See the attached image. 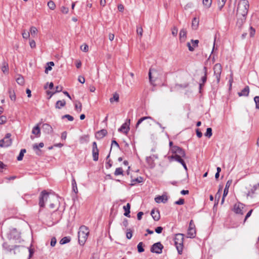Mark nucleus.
Wrapping results in <instances>:
<instances>
[{
	"mask_svg": "<svg viewBox=\"0 0 259 259\" xmlns=\"http://www.w3.org/2000/svg\"><path fill=\"white\" fill-rule=\"evenodd\" d=\"M249 7L247 0H240L238 4L237 10V25L241 27L246 21V16Z\"/></svg>",
	"mask_w": 259,
	"mask_h": 259,
	"instance_id": "obj_1",
	"label": "nucleus"
},
{
	"mask_svg": "<svg viewBox=\"0 0 259 259\" xmlns=\"http://www.w3.org/2000/svg\"><path fill=\"white\" fill-rule=\"evenodd\" d=\"M171 151L174 155L169 157V159H174L176 161H178L179 158L185 157L186 153L185 151L181 147L175 146L171 147Z\"/></svg>",
	"mask_w": 259,
	"mask_h": 259,
	"instance_id": "obj_2",
	"label": "nucleus"
},
{
	"mask_svg": "<svg viewBox=\"0 0 259 259\" xmlns=\"http://www.w3.org/2000/svg\"><path fill=\"white\" fill-rule=\"evenodd\" d=\"M89 234L88 227L85 226L80 227L78 232V242L81 245H83L85 242Z\"/></svg>",
	"mask_w": 259,
	"mask_h": 259,
	"instance_id": "obj_3",
	"label": "nucleus"
},
{
	"mask_svg": "<svg viewBox=\"0 0 259 259\" xmlns=\"http://www.w3.org/2000/svg\"><path fill=\"white\" fill-rule=\"evenodd\" d=\"M184 234H176L174 238L175 245L177 248L178 253L181 254L183 249Z\"/></svg>",
	"mask_w": 259,
	"mask_h": 259,
	"instance_id": "obj_4",
	"label": "nucleus"
},
{
	"mask_svg": "<svg viewBox=\"0 0 259 259\" xmlns=\"http://www.w3.org/2000/svg\"><path fill=\"white\" fill-rule=\"evenodd\" d=\"M11 134L7 133L4 138L0 140L1 147H8L10 146L12 144V140L11 139Z\"/></svg>",
	"mask_w": 259,
	"mask_h": 259,
	"instance_id": "obj_5",
	"label": "nucleus"
},
{
	"mask_svg": "<svg viewBox=\"0 0 259 259\" xmlns=\"http://www.w3.org/2000/svg\"><path fill=\"white\" fill-rule=\"evenodd\" d=\"M213 73L215 77L217 83H219L220 81L221 75L222 71V66L221 64L217 63L213 66Z\"/></svg>",
	"mask_w": 259,
	"mask_h": 259,
	"instance_id": "obj_6",
	"label": "nucleus"
},
{
	"mask_svg": "<svg viewBox=\"0 0 259 259\" xmlns=\"http://www.w3.org/2000/svg\"><path fill=\"white\" fill-rule=\"evenodd\" d=\"M163 248V245L160 242H158L154 243L151 246L150 251L153 253L160 254L162 252Z\"/></svg>",
	"mask_w": 259,
	"mask_h": 259,
	"instance_id": "obj_7",
	"label": "nucleus"
},
{
	"mask_svg": "<svg viewBox=\"0 0 259 259\" xmlns=\"http://www.w3.org/2000/svg\"><path fill=\"white\" fill-rule=\"evenodd\" d=\"M244 205L240 202H237L234 204L233 211L236 214L242 215L244 213Z\"/></svg>",
	"mask_w": 259,
	"mask_h": 259,
	"instance_id": "obj_8",
	"label": "nucleus"
},
{
	"mask_svg": "<svg viewBox=\"0 0 259 259\" xmlns=\"http://www.w3.org/2000/svg\"><path fill=\"white\" fill-rule=\"evenodd\" d=\"M49 197V193L46 191H43L41 192L39 201V205L40 207L43 208L45 207V202L47 200Z\"/></svg>",
	"mask_w": 259,
	"mask_h": 259,
	"instance_id": "obj_9",
	"label": "nucleus"
},
{
	"mask_svg": "<svg viewBox=\"0 0 259 259\" xmlns=\"http://www.w3.org/2000/svg\"><path fill=\"white\" fill-rule=\"evenodd\" d=\"M157 78V72L154 69L150 68L149 71V78L150 83L152 84H154V82Z\"/></svg>",
	"mask_w": 259,
	"mask_h": 259,
	"instance_id": "obj_10",
	"label": "nucleus"
},
{
	"mask_svg": "<svg viewBox=\"0 0 259 259\" xmlns=\"http://www.w3.org/2000/svg\"><path fill=\"white\" fill-rule=\"evenodd\" d=\"M146 119H151L153 121H154L158 125H159V126L161 128L162 130H164V127H163L162 126V125L159 122H157L156 121H155L152 117H150V116H144V117H143L142 118H141L140 119H139L138 120V121H137V123H136V127L137 128L139 125L145 120Z\"/></svg>",
	"mask_w": 259,
	"mask_h": 259,
	"instance_id": "obj_11",
	"label": "nucleus"
},
{
	"mask_svg": "<svg viewBox=\"0 0 259 259\" xmlns=\"http://www.w3.org/2000/svg\"><path fill=\"white\" fill-rule=\"evenodd\" d=\"M191 41L192 42V46H191L189 42L187 43V46L188 47L189 50L191 52H193L194 50V48L198 47L199 40L197 39H191Z\"/></svg>",
	"mask_w": 259,
	"mask_h": 259,
	"instance_id": "obj_12",
	"label": "nucleus"
},
{
	"mask_svg": "<svg viewBox=\"0 0 259 259\" xmlns=\"http://www.w3.org/2000/svg\"><path fill=\"white\" fill-rule=\"evenodd\" d=\"M107 134V131L106 130H101L97 132L95 134V137L97 139H101Z\"/></svg>",
	"mask_w": 259,
	"mask_h": 259,
	"instance_id": "obj_13",
	"label": "nucleus"
},
{
	"mask_svg": "<svg viewBox=\"0 0 259 259\" xmlns=\"http://www.w3.org/2000/svg\"><path fill=\"white\" fill-rule=\"evenodd\" d=\"M259 189V183L253 185L252 188L248 191L247 195L253 197V194L255 193V191Z\"/></svg>",
	"mask_w": 259,
	"mask_h": 259,
	"instance_id": "obj_14",
	"label": "nucleus"
},
{
	"mask_svg": "<svg viewBox=\"0 0 259 259\" xmlns=\"http://www.w3.org/2000/svg\"><path fill=\"white\" fill-rule=\"evenodd\" d=\"M118 131L119 132H121L125 133V134H127L130 131V126L126 122L122 124L120 127L118 128Z\"/></svg>",
	"mask_w": 259,
	"mask_h": 259,
	"instance_id": "obj_15",
	"label": "nucleus"
},
{
	"mask_svg": "<svg viewBox=\"0 0 259 259\" xmlns=\"http://www.w3.org/2000/svg\"><path fill=\"white\" fill-rule=\"evenodd\" d=\"M180 40L181 41H185L187 37V30L185 28H182L180 32Z\"/></svg>",
	"mask_w": 259,
	"mask_h": 259,
	"instance_id": "obj_16",
	"label": "nucleus"
},
{
	"mask_svg": "<svg viewBox=\"0 0 259 259\" xmlns=\"http://www.w3.org/2000/svg\"><path fill=\"white\" fill-rule=\"evenodd\" d=\"M155 200L157 203H165L167 201V197L165 195L158 196L155 198Z\"/></svg>",
	"mask_w": 259,
	"mask_h": 259,
	"instance_id": "obj_17",
	"label": "nucleus"
},
{
	"mask_svg": "<svg viewBox=\"0 0 259 259\" xmlns=\"http://www.w3.org/2000/svg\"><path fill=\"white\" fill-rule=\"evenodd\" d=\"M151 215L155 221H157L160 219V216L158 210L155 211L154 209H152L151 212Z\"/></svg>",
	"mask_w": 259,
	"mask_h": 259,
	"instance_id": "obj_18",
	"label": "nucleus"
},
{
	"mask_svg": "<svg viewBox=\"0 0 259 259\" xmlns=\"http://www.w3.org/2000/svg\"><path fill=\"white\" fill-rule=\"evenodd\" d=\"M249 92V88L248 86H246L241 91L238 93L239 96H247Z\"/></svg>",
	"mask_w": 259,
	"mask_h": 259,
	"instance_id": "obj_19",
	"label": "nucleus"
},
{
	"mask_svg": "<svg viewBox=\"0 0 259 259\" xmlns=\"http://www.w3.org/2000/svg\"><path fill=\"white\" fill-rule=\"evenodd\" d=\"M123 208L124 210V215L127 217H130V208L131 205L129 203H127L126 205L123 206Z\"/></svg>",
	"mask_w": 259,
	"mask_h": 259,
	"instance_id": "obj_20",
	"label": "nucleus"
},
{
	"mask_svg": "<svg viewBox=\"0 0 259 259\" xmlns=\"http://www.w3.org/2000/svg\"><path fill=\"white\" fill-rule=\"evenodd\" d=\"M196 235V229H188L187 231V237L194 238Z\"/></svg>",
	"mask_w": 259,
	"mask_h": 259,
	"instance_id": "obj_21",
	"label": "nucleus"
},
{
	"mask_svg": "<svg viewBox=\"0 0 259 259\" xmlns=\"http://www.w3.org/2000/svg\"><path fill=\"white\" fill-rule=\"evenodd\" d=\"M92 155L93 160L97 161L99 159V149L98 148H92Z\"/></svg>",
	"mask_w": 259,
	"mask_h": 259,
	"instance_id": "obj_22",
	"label": "nucleus"
},
{
	"mask_svg": "<svg viewBox=\"0 0 259 259\" xmlns=\"http://www.w3.org/2000/svg\"><path fill=\"white\" fill-rule=\"evenodd\" d=\"M66 105V101L64 100L58 101L55 104V108L56 109H61L62 107L65 106Z\"/></svg>",
	"mask_w": 259,
	"mask_h": 259,
	"instance_id": "obj_23",
	"label": "nucleus"
},
{
	"mask_svg": "<svg viewBox=\"0 0 259 259\" xmlns=\"http://www.w3.org/2000/svg\"><path fill=\"white\" fill-rule=\"evenodd\" d=\"M2 71L5 74L8 73L9 72V66L8 64L5 62L4 61L2 63V66L1 67Z\"/></svg>",
	"mask_w": 259,
	"mask_h": 259,
	"instance_id": "obj_24",
	"label": "nucleus"
},
{
	"mask_svg": "<svg viewBox=\"0 0 259 259\" xmlns=\"http://www.w3.org/2000/svg\"><path fill=\"white\" fill-rule=\"evenodd\" d=\"M231 183H232V181H228L226 183L225 188L224 189V192H223L224 197H226L228 195V192H229V188Z\"/></svg>",
	"mask_w": 259,
	"mask_h": 259,
	"instance_id": "obj_25",
	"label": "nucleus"
},
{
	"mask_svg": "<svg viewBox=\"0 0 259 259\" xmlns=\"http://www.w3.org/2000/svg\"><path fill=\"white\" fill-rule=\"evenodd\" d=\"M199 25V20L196 17H194L192 22V28L193 29L196 30L197 29Z\"/></svg>",
	"mask_w": 259,
	"mask_h": 259,
	"instance_id": "obj_26",
	"label": "nucleus"
},
{
	"mask_svg": "<svg viewBox=\"0 0 259 259\" xmlns=\"http://www.w3.org/2000/svg\"><path fill=\"white\" fill-rule=\"evenodd\" d=\"M17 247V246L15 245L13 248H12L6 242L3 244V247L4 248V249H5L6 250L8 251L11 252L13 249L16 248Z\"/></svg>",
	"mask_w": 259,
	"mask_h": 259,
	"instance_id": "obj_27",
	"label": "nucleus"
},
{
	"mask_svg": "<svg viewBox=\"0 0 259 259\" xmlns=\"http://www.w3.org/2000/svg\"><path fill=\"white\" fill-rule=\"evenodd\" d=\"M71 183H72V190L75 194H77L78 192L77 184H76L75 180L73 177L72 179Z\"/></svg>",
	"mask_w": 259,
	"mask_h": 259,
	"instance_id": "obj_28",
	"label": "nucleus"
},
{
	"mask_svg": "<svg viewBox=\"0 0 259 259\" xmlns=\"http://www.w3.org/2000/svg\"><path fill=\"white\" fill-rule=\"evenodd\" d=\"M9 96H10L11 100L12 101H15L16 95H15L14 91L13 90H12V89H9Z\"/></svg>",
	"mask_w": 259,
	"mask_h": 259,
	"instance_id": "obj_29",
	"label": "nucleus"
},
{
	"mask_svg": "<svg viewBox=\"0 0 259 259\" xmlns=\"http://www.w3.org/2000/svg\"><path fill=\"white\" fill-rule=\"evenodd\" d=\"M26 151L25 149H22L20 150L19 154L17 158V160H18V161L22 160L23 159L24 154V153H26Z\"/></svg>",
	"mask_w": 259,
	"mask_h": 259,
	"instance_id": "obj_30",
	"label": "nucleus"
},
{
	"mask_svg": "<svg viewBox=\"0 0 259 259\" xmlns=\"http://www.w3.org/2000/svg\"><path fill=\"white\" fill-rule=\"evenodd\" d=\"M203 70L204 72V75L201 78V83L205 84L207 80V68L206 67H204Z\"/></svg>",
	"mask_w": 259,
	"mask_h": 259,
	"instance_id": "obj_31",
	"label": "nucleus"
},
{
	"mask_svg": "<svg viewBox=\"0 0 259 259\" xmlns=\"http://www.w3.org/2000/svg\"><path fill=\"white\" fill-rule=\"evenodd\" d=\"M44 146V144L42 142H40L38 144H35L33 145V149L35 151L37 150L39 151L40 150H39V148H42Z\"/></svg>",
	"mask_w": 259,
	"mask_h": 259,
	"instance_id": "obj_32",
	"label": "nucleus"
},
{
	"mask_svg": "<svg viewBox=\"0 0 259 259\" xmlns=\"http://www.w3.org/2000/svg\"><path fill=\"white\" fill-rule=\"evenodd\" d=\"M75 109L77 112H80L82 109L81 103L80 102H76L75 104Z\"/></svg>",
	"mask_w": 259,
	"mask_h": 259,
	"instance_id": "obj_33",
	"label": "nucleus"
},
{
	"mask_svg": "<svg viewBox=\"0 0 259 259\" xmlns=\"http://www.w3.org/2000/svg\"><path fill=\"white\" fill-rule=\"evenodd\" d=\"M70 240L71 239L70 237H64L61 239V240L60 241V243L61 244H65L66 243L69 242Z\"/></svg>",
	"mask_w": 259,
	"mask_h": 259,
	"instance_id": "obj_34",
	"label": "nucleus"
},
{
	"mask_svg": "<svg viewBox=\"0 0 259 259\" xmlns=\"http://www.w3.org/2000/svg\"><path fill=\"white\" fill-rule=\"evenodd\" d=\"M37 31H38V30H37V28L35 27L32 26V27H30V32L29 33L31 34V35L33 37H35V35L37 34Z\"/></svg>",
	"mask_w": 259,
	"mask_h": 259,
	"instance_id": "obj_35",
	"label": "nucleus"
},
{
	"mask_svg": "<svg viewBox=\"0 0 259 259\" xmlns=\"http://www.w3.org/2000/svg\"><path fill=\"white\" fill-rule=\"evenodd\" d=\"M89 136L88 135H84L81 136L79 138V141L80 143H87L89 141Z\"/></svg>",
	"mask_w": 259,
	"mask_h": 259,
	"instance_id": "obj_36",
	"label": "nucleus"
},
{
	"mask_svg": "<svg viewBox=\"0 0 259 259\" xmlns=\"http://www.w3.org/2000/svg\"><path fill=\"white\" fill-rule=\"evenodd\" d=\"M119 95L117 93H115L113 94V97L110 99V102L111 103H113L114 101L117 102L119 101Z\"/></svg>",
	"mask_w": 259,
	"mask_h": 259,
	"instance_id": "obj_37",
	"label": "nucleus"
},
{
	"mask_svg": "<svg viewBox=\"0 0 259 259\" xmlns=\"http://www.w3.org/2000/svg\"><path fill=\"white\" fill-rule=\"evenodd\" d=\"M16 82L18 84L22 85L24 84V79L21 75H19L17 78H16Z\"/></svg>",
	"mask_w": 259,
	"mask_h": 259,
	"instance_id": "obj_38",
	"label": "nucleus"
},
{
	"mask_svg": "<svg viewBox=\"0 0 259 259\" xmlns=\"http://www.w3.org/2000/svg\"><path fill=\"white\" fill-rule=\"evenodd\" d=\"M212 3V0H203V5L206 8L210 7Z\"/></svg>",
	"mask_w": 259,
	"mask_h": 259,
	"instance_id": "obj_39",
	"label": "nucleus"
},
{
	"mask_svg": "<svg viewBox=\"0 0 259 259\" xmlns=\"http://www.w3.org/2000/svg\"><path fill=\"white\" fill-rule=\"evenodd\" d=\"M218 4L220 10H222L225 6L227 0H217Z\"/></svg>",
	"mask_w": 259,
	"mask_h": 259,
	"instance_id": "obj_40",
	"label": "nucleus"
},
{
	"mask_svg": "<svg viewBox=\"0 0 259 259\" xmlns=\"http://www.w3.org/2000/svg\"><path fill=\"white\" fill-rule=\"evenodd\" d=\"M32 133L33 134L37 136L40 134V128L38 125H36L33 128Z\"/></svg>",
	"mask_w": 259,
	"mask_h": 259,
	"instance_id": "obj_41",
	"label": "nucleus"
},
{
	"mask_svg": "<svg viewBox=\"0 0 259 259\" xmlns=\"http://www.w3.org/2000/svg\"><path fill=\"white\" fill-rule=\"evenodd\" d=\"M138 251L139 252L141 253L144 251V249L143 248V243L142 242H140L137 245Z\"/></svg>",
	"mask_w": 259,
	"mask_h": 259,
	"instance_id": "obj_42",
	"label": "nucleus"
},
{
	"mask_svg": "<svg viewBox=\"0 0 259 259\" xmlns=\"http://www.w3.org/2000/svg\"><path fill=\"white\" fill-rule=\"evenodd\" d=\"M123 171L122 168L121 167H118L115 169V170L114 171V175L115 176L123 175Z\"/></svg>",
	"mask_w": 259,
	"mask_h": 259,
	"instance_id": "obj_43",
	"label": "nucleus"
},
{
	"mask_svg": "<svg viewBox=\"0 0 259 259\" xmlns=\"http://www.w3.org/2000/svg\"><path fill=\"white\" fill-rule=\"evenodd\" d=\"M205 136L210 138L212 136V129L210 127H208L206 129V132L205 133Z\"/></svg>",
	"mask_w": 259,
	"mask_h": 259,
	"instance_id": "obj_44",
	"label": "nucleus"
},
{
	"mask_svg": "<svg viewBox=\"0 0 259 259\" xmlns=\"http://www.w3.org/2000/svg\"><path fill=\"white\" fill-rule=\"evenodd\" d=\"M48 6L51 10H54L56 8V5H55L54 2H53L52 1H50L48 3Z\"/></svg>",
	"mask_w": 259,
	"mask_h": 259,
	"instance_id": "obj_45",
	"label": "nucleus"
},
{
	"mask_svg": "<svg viewBox=\"0 0 259 259\" xmlns=\"http://www.w3.org/2000/svg\"><path fill=\"white\" fill-rule=\"evenodd\" d=\"M133 236V232L131 229H127L126 230V237L128 239H130Z\"/></svg>",
	"mask_w": 259,
	"mask_h": 259,
	"instance_id": "obj_46",
	"label": "nucleus"
},
{
	"mask_svg": "<svg viewBox=\"0 0 259 259\" xmlns=\"http://www.w3.org/2000/svg\"><path fill=\"white\" fill-rule=\"evenodd\" d=\"M143 180V179L141 177H138V178H136L135 179H134L132 181V182H133L132 185H134V184H135L136 183H141V182H142Z\"/></svg>",
	"mask_w": 259,
	"mask_h": 259,
	"instance_id": "obj_47",
	"label": "nucleus"
},
{
	"mask_svg": "<svg viewBox=\"0 0 259 259\" xmlns=\"http://www.w3.org/2000/svg\"><path fill=\"white\" fill-rule=\"evenodd\" d=\"M179 163H180L184 168V169L187 171L188 170L187 165L184 161V160L183 159V158H179L178 159V161Z\"/></svg>",
	"mask_w": 259,
	"mask_h": 259,
	"instance_id": "obj_48",
	"label": "nucleus"
},
{
	"mask_svg": "<svg viewBox=\"0 0 259 259\" xmlns=\"http://www.w3.org/2000/svg\"><path fill=\"white\" fill-rule=\"evenodd\" d=\"M23 38L24 39H27L30 36L29 32L26 31V30H24L22 33Z\"/></svg>",
	"mask_w": 259,
	"mask_h": 259,
	"instance_id": "obj_49",
	"label": "nucleus"
},
{
	"mask_svg": "<svg viewBox=\"0 0 259 259\" xmlns=\"http://www.w3.org/2000/svg\"><path fill=\"white\" fill-rule=\"evenodd\" d=\"M7 122V117L4 115L0 116V124H4Z\"/></svg>",
	"mask_w": 259,
	"mask_h": 259,
	"instance_id": "obj_50",
	"label": "nucleus"
},
{
	"mask_svg": "<svg viewBox=\"0 0 259 259\" xmlns=\"http://www.w3.org/2000/svg\"><path fill=\"white\" fill-rule=\"evenodd\" d=\"M254 101L255 103V108L259 109V96H255L254 98Z\"/></svg>",
	"mask_w": 259,
	"mask_h": 259,
	"instance_id": "obj_51",
	"label": "nucleus"
},
{
	"mask_svg": "<svg viewBox=\"0 0 259 259\" xmlns=\"http://www.w3.org/2000/svg\"><path fill=\"white\" fill-rule=\"evenodd\" d=\"M62 118H67V119L69 121H73L74 119V118L72 116L69 115V114H66L63 115Z\"/></svg>",
	"mask_w": 259,
	"mask_h": 259,
	"instance_id": "obj_52",
	"label": "nucleus"
},
{
	"mask_svg": "<svg viewBox=\"0 0 259 259\" xmlns=\"http://www.w3.org/2000/svg\"><path fill=\"white\" fill-rule=\"evenodd\" d=\"M63 90V87L61 85H58L56 87V91L54 93H53L52 94H51V96H52V95H53L54 94L56 93H59V92H60L62 91Z\"/></svg>",
	"mask_w": 259,
	"mask_h": 259,
	"instance_id": "obj_53",
	"label": "nucleus"
},
{
	"mask_svg": "<svg viewBox=\"0 0 259 259\" xmlns=\"http://www.w3.org/2000/svg\"><path fill=\"white\" fill-rule=\"evenodd\" d=\"M137 34L140 35L141 37L143 34V29L142 27H138L137 28Z\"/></svg>",
	"mask_w": 259,
	"mask_h": 259,
	"instance_id": "obj_54",
	"label": "nucleus"
},
{
	"mask_svg": "<svg viewBox=\"0 0 259 259\" xmlns=\"http://www.w3.org/2000/svg\"><path fill=\"white\" fill-rule=\"evenodd\" d=\"M68 8L64 6H62L61 8V11L64 14H67L68 12Z\"/></svg>",
	"mask_w": 259,
	"mask_h": 259,
	"instance_id": "obj_55",
	"label": "nucleus"
},
{
	"mask_svg": "<svg viewBox=\"0 0 259 259\" xmlns=\"http://www.w3.org/2000/svg\"><path fill=\"white\" fill-rule=\"evenodd\" d=\"M178 31V28L176 27H174L172 29L171 33L174 36H176L177 35Z\"/></svg>",
	"mask_w": 259,
	"mask_h": 259,
	"instance_id": "obj_56",
	"label": "nucleus"
},
{
	"mask_svg": "<svg viewBox=\"0 0 259 259\" xmlns=\"http://www.w3.org/2000/svg\"><path fill=\"white\" fill-rule=\"evenodd\" d=\"M184 199L183 198H180L179 200L176 201L175 204L177 205H183L184 203Z\"/></svg>",
	"mask_w": 259,
	"mask_h": 259,
	"instance_id": "obj_57",
	"label": "nucleus"
},
{
	"mask_svg": "<svg viewBox=\"0 0 259 259\" xmlns=\"http://www.w3.org/2000/svg\"><path fill=\"white\" fill-rule=\"evenodd\" d=\"M188 229H195V225L193 221V220H191L189 223V226Z\"/></svg>",
	"mask_w": 259,
	"mask_h": 259,
	"instance_id": "obj_58",
	"label": "nucleus"
},
{
	"mask_svg": "<svg viewBox=\"0 0 259 259\" xmlns=\"http://www.w3.org/2000/svg\"><path fill=\"white\" fill-rule=\"evenodd\" d=\"M80 48L82 51H83L84 52H87L88 51L89 47L87 45H84L81 46Z\"/></svg>",
	"mask_w": 259,
	"mask_h": 259,
	"instance_id": "obj_59",
	"label": "nucleus"
},
{
	"mask_svg": "<svg viewBox=\"0 0 259 259\" xmlns=\"http://www.w3.org/2000/svg\"><path fill=\"white\" fill-rule=\"evenodd\" d=\"M57 242V240L55 237H53L51 241V246L52 247L55 246Z\"/></svg>",
	"mask_w": 259,
	"mask_h": 259,
	"instance_id": "obj_60",
	"label": "nucleus"
},
{
	"mask_svg": "<svg viewBox=\"0 0 259 259\" xmlns=\"http://www.w3.org/2000/svg\"><path fill=\"white\" fill-rule=\"evenodd\" d=\"M255 29L253 28L252 26L250 27V36L251 37L253 36L255 34Z\"/></svg>",
	"mask_w": 259,
	"mask_h": 259,
	"instance_id": "obj_61",
	"label": "nucleus"
},
{
	"mask_svg": "<svg viewBox=\"0 0 259 259\" xmlns=\"http://www.w3.org/2000/svg\"><path fill=\"white\" fill-rule=\"evenodd\" d=\"M128 225V220L126 219H124L122 222V225L124 227L126 228Z\"/></svg>",
	"mask_w": 259,
	"mask_h": 259,
	"instance_id": "obj_62",
	"label": "nucleus"
},
{
	"mask_svg": "<svg viewBox=\"0 0 259 259\" xmlns=\"http://www.w3.org/2000/svg\"><path fill=\"white\" fill-rule=\"evenodd\" d=\"M78 80L79 82H80L81 83H84L85 82V78L84 77L82 76H79L78 78Z\"/></svg>",
	"mask_w": 259,
	"mask_h": 259,
	"instance_id": "obj_63",
	"label": "nucleus"
},
{
	"mask_svg": "<svg viewBox=\"0 0 259 259\" xmlns=\"http://www.w3.org/2000/svg\"><path fill=\"white\" fill-rule=\"evenodd\" d=\"M163 230V228L161 227H158L155 229V232L158 233L160 234L162 232Z\"/></svg>",
	"mask_w": 259,
	"mask_h": 259,
	"instance_id": "obj_64",
	"label": "nucleus"
}]
</instances>
